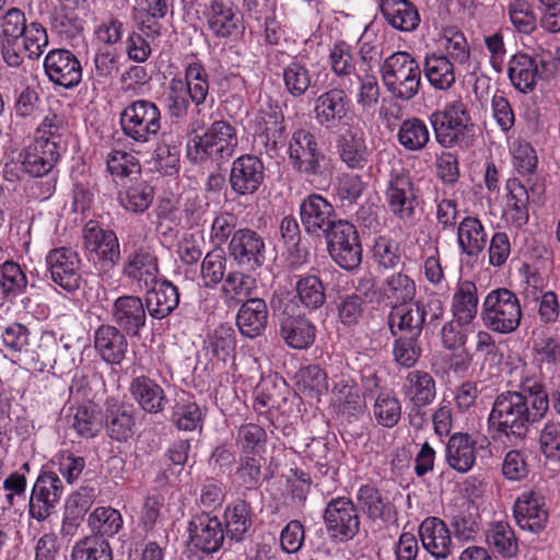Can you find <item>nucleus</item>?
Listing matches in <instances>:
<instances>
[{"instance_id":"48","label":"nucleus","mask_w":560,"mask_h":560,"mask_svg":"<svg viewBox=\"0 0 560 560\" xmlns=\"http://www.w3.org/2000/svg\"><path fill=\"white\" fill-rule=\"evenodd\" d=\"M423 72L430 84L438 90H448L456 80L454 65L443 55L427 56Z\"/></svg>"},{"instance_id":"8","label":"nucleus","mask_w":560,"mask_h":560,"mask_svg":"<svg viewBox=\"0 0 560 560\" xmlns=\"http://www.w3.org/2000/svg\"><path fill=\"white\" fill-rule=\"evenodd\" d=\"M523 316L517 295L506 289L491 290L481 305L480 317L486 328L508 335L515 331Z\"/></svg>"},{"instance_id":"29","label":"nucleus","mask_w":560,"mask_h":560,"mask_svg":"<svg viewBox=\"0 0 560 560\" xmlns=\"http://www.w3.org/2000/svg\"><path fill=\"white\" fill-rule=\"evenodd\" d=\"M422 547L435 560H447L452 555L451 532L443 520L436 516L425 517L418 528Z\"/></svg>"},{"instance_id":"55","label":"nucleus","mask_w":560,"mask_h":560,"mask_svg":"<svg viewBox=\"0 0 560 560\" xmlns=\"http://www.w3.org/2000/svg\"><path fill=\"white\" fill-rule=\"evenodd\" d=\"M357 502L361 511L372 521L384 520L389 512V501L383 497L374 485H362L357 493Z\"/></svg>"},{"instance_id":"41","label":"nucleus","mask_w":560,"mask_h":560,"mask_svg":"<svg viewBox=\"0 0 560 560\" xmlns=\"http://www.w3.org/2000/svg\"><path fill=\"white\" fill-rule=\"evenodd\" d=\"M2 345L7 355L36 361V351L30 329L20 323L5 326L1 332Z\"/></svg>"},{"instance_id":"14","label":"nucleus","mask_w":560,"mask_h":560,"mask_svg":"<svg viewBox=\"0 0 560 560\" xmlns=\"http://www.w3.org/2000/svg\"><path fill=\"white\" fill-rule=\"evenodd\" d=\"M323 518L329 536L342 542L353 539L360 530L358 506L347 497L331 499Z\"/></svg>"},{"instance_id":"13","label":"nucleus","mask_w":560,"mask_h":560,"mask_svg":"<svg viewBox=\"0 0 560 560\" xmlns=\"http://www.w3.org/2000/svg\"><path fill=\"white\" fill-rule=\"evenodd\" d=\"M314 114L317 124L325 129L345 128L354 117L351 98L339 88H332L315 100Z\"/></svg>"},{"instance_id":"25","label":"nucleus","mask_w":560,"mask_h":560,"mask_svg":"<svg viewBox=\"0 0 560 560\" xmlns=\"http://www.w3.org/2000/svg\"><path fill=\"white\" fill-rule=\"evenodd\" d=\"M84 248L94 253L98 260L109 267H115L121 259L120 244L113 230L103 229L96 221L90 220L83 229Z\"/></svg>"},{"instance_id":"51","label":"nucleus","mask_w":560,"mask_h":560,"mask_svg":"<svg viewBox=\"0 0 560 560\" xmlns=\"http://www.w3.org/2000/svg\"><path fill=\"white\" fill-rule=\"evenodd\" d=\"M282 79L285 91L292 97H302L312 85V73L306 65L294 57L282 71Z\"/></svg>"},{"instance_id":"62","label":"nucleus","mask_w":560,"mask_h":560,"mask_svg":"<svg viewBox=\"0 0 560 560\" xmlns=\"http://www.w3.org/2000/svg\"><path fill=\"white\" fill-rule=\"evenodd\" d=\"M72 560H113L109 542L102 536H90L75 544Z\"/></svg>"},{"instance_id":"4","label":"nucleus","mask_w":560,"mask_h":560,"mask_svg":"<svg viewBox=\"0 0 560 560\" xmlns=\"http://www.w3.org/2000/svg\"><path fill=\"white\" fill-rule=\"evenodd\" d=\"M238 145L237 131L228 120H214L202 133H195L187 144V158L194 164L208 160L218 164L230 160Z\"/></svg>"},{"instance_id":"35","label":"nucleus","mask_w":560,"mask_h":560,"mask_svg":"<svg viewBox=\"0 0 560 560\" xmlns=\"http://www.w3.org/2000/svg\"><path fill=\"white\" fill-rule=\"evenodd\" d=\"M380 11L389 26L400 32H413L420 24V13L410 0H380Z\"/></svg>"},{"instance_id":"6","label":"nucleus","mask_w":560,"mask_h":560,"mask_svg":"<svg viewBox=\"0 0 560 560\" xmlns=\"http://www.w3.org/2000/svg\"><path fill=\"white\" fill-rule=\"evenodd\" d=\"M288 159L293 171L307 178L322 177L329 171L330 158L318 136L310 128H296L288 142Z\"/></svg>"},{"instance_id":"23","label":"nucleus","mask_w":560,"mask_h":560,"mask_svg":"<svg viewBox=\"0 0 560 560\" xmlns=\"http://www.w3.org/2000/svg\"><path fill=\"white\" fill-rule=\"evenodd\" d=\"M44 69L50 82L65 89H73L82 80V66L68 49H52L44 59Z\"/></svg>"},{"instance_id":"24","label":"nucleus","mask_w":560,"mask_h":560,"mask_svg":"<svg viewBox=\"0 0 560 560\" xmlns=\"http://www.w3.org/2000/svg\"><path fill=\"white\" fill-rule=\"evenodd\" d=\"M102 429L116 442H127L136 429V416L132 406L114 398L106 399L102 411Z\"/></svg>"},{"instance_id":"53","label":"nucleus","mask_w":560,"mask_h":560,"mask_svg":"<svg viewBox=\"0 0 560 560\" xmlns=\"http://www.w3.org/2000/svg\"><path fill=\"white\" fill-rule=\"evenodd\" d=\"M209 28L218 37H230L237 28L233 9L220 0H212L206 13Z\"/></svg>"},{"instance_id":"49","label":"nucleus","mask_w":560,"mask_h":560,"mask_svg":"<svg viewBox=\"0 0 560 560\" xmlns=\"http://www.w3.org/2000/svg\"><path fill=\"white\" fill-rule=\"evenodd\" d=\"M294 301L298 299L303 307L308 311L320 308L326 302V288L319 277L305 275L295 283Z\"/></svg>"},{"instance_id":"2","label":"nucleus","mask_w":560,"mask_h":560,"mask_svg":"<svg viewBox=\"0 0 560 560\" xmlns=\"http://www.w3.org/2000/svg\"><path fill=\"white\" fill-rule=\"evenodd\" d=\"M270 308L278 322L279 336L287 347L307 350L314 345L316 325L301 312L290 292H275L270 299Z\"/></svg>"},{"instance_id":"9","label":"nucleus","mask_w":560,"mask_h":560,"mask_svg":"<svg viewBox=\"0 0 560 560\" xmlns=\"http://www.w3.org/2000/svg\"><path fill=\"white\" fill-rule=\"evenodd\" d=\"M119 125L122 135L130 143H148L161 130V109L149 100L132 101L120 112Z\"/></svg>"},{"instance_id":"16","label":"nucleus","mask_w":560,"mask_h":560,"mask_svg":"<svg viewBox=\"0 0 560 560\" xmlns=\"http://www.w3.org/2000/svg\"><path fill=\"white\" fill-rule=\"evenodd\" d=\"M63 493V485L57 472L42 469L28 501V515L38 522L46 521L59 503Z\"/></svg>"},{"instance_id":"31","label":"nucleus","mask_w":560,"mask_h":560,"mask_svg":"<svg viewBox=\"0 0 560 560\" xmlns=\"http://www.w3.org/2000/svg\"><path fill=\"white\" fill-rule=\"evenodd\" d=\"M147 290L145 306L149 315L154 319H164L170 316L179 304L178 288L166 278H156Z\"/></svg>"},{"instance_id":"28","label":"nucleus","mask_w":560,"mask_h":560,"mask_svg":"<svg viewBox=\"0 0 560 560\" xmlns=\"http://www.w3.org/2000/svg\"><path fill=\"white\" fill-rule=\"evenodd\" d=\"M269 320L267 302L260 298L244 300L236 313L235 324L244 338L256 339L266 332Z\"/></svg>"},{"instance_id":"26","label":"nucleus","mask_w":560,"mask_h":560,"mask_svg":"<svg viewBox=\"0 0 560 560\" xmlns=\"http://www.w3.org/2000/svg\"><path fill=\"white\" fill-rule=\"evenodd\" d=\"M550 63L542 58L532 57L524 52L512 56L509 61L508 74L512 85L521 93L527 94L535 90L537 79H545Z\"/></svg>"},{"instance_id":"58","label":"nucleus","mask_w":560,"mask_h":560,"mask_svg":"<svg viewBox=\"0 0 560 560\" xmlns=\"http://www.w3.org/2000/svg\"><path fill=\"white\" fill-rule=\"evenodd\" d=\"M190 104H192L191 94L182 83V78L171 79L165 94V106L170 117L175 119L186 117Z\"/></svg>"},{"instance_id":"39","label":"nucleus","mask_w":560,"mask_h":560,"mask_svg":"<svg viewBox=\"0 0 560 560\" xmlns=\"http://www.w3.org/2000/svg\"><path fill=\"white\" fill-rule=\"evenodd\" d=\"M225 536L236 542L244 541L253 526L252 506L242 499L229 503L223 512Z\"/></svg>"},{"instance_id":"22","label":"nucleus","mask_w":560,"mask_h":560,"mask_svg":"<svg viewBox=\"0 0 560 560\" xmlns=\"http://www.w3.org/2000/svg\"><path fill=\"white\" fill-rule=\"evenodd\" d=\"M113 326L120 328L129 337H140L147 325L148 308L138 295L126 294L117 298L110 310Z\"/></svg>"},{"instance_id":"7","label":"nucleus","mask_w":560,"mask_h":560,"mask_svg":"<svg viewBox=\"0 0 560 560\" xmlns=\"http://www.w3.org/2000/svg\"><path fill=\"white\" fill-rule=\"evenodd\" d=\"M381 77L393 97L412 100L421 84V69L416 58L407 51H395L381 65Z\"/></svg>"},{"instance_id":"44","label":"nucleus","mask_w":560,"mask_h":560,"mask_svg":"<svg viewBox=\"0 0 560 560\" xmlns=\"http://www.w3.org/2000/svg\"><path fill=\"white\" fill-rule=\"evenodd\" d=\"M487 234L481 221L474 217L464 218L457 228V242L463 253L477 257L487 245Z\"/></svg>"},{"instance_id":"32","label":"nucleus","mask_w":560,"mask_h":560,"mask_svg":"<svg viewBox=\"0 0 560 560\" xmlns=\"http://www.w3.org/2000/svg\"><path fill=\"white\" fill-rule=\"evenodd\" d=\"M127 336L112 324H102L94 331V348L106 363L118 365L128 351Z\"/></svg>"},{"instance_id":"27","label":"nucleus","mask_w":560,"mask_h":560,"mask_svg":"<svg viewBox=\"0 0 560 560\" xmlns=\"http://www.w3.org/2000/svg\"><path fill=\"white\" fill-rule=\"evenodd\" d=\"M336 149L339 159L349 168H363L369 161V150L364 131L354 125L340 129L336 138Z\"/></svg>"},{"instance_id":"17","label":"nucleus","mask_w":560,"mask_h":560,"mask_svg":"<svg viewBox=\"0 0 560 560\" xmlns=\"http://www.w3.org/2000/svg\"><path fill=\"white\" fill-rule=\"evenodd\" d=\"M265 178L264 161L255 154L245 153L233 160L228 182L235 196L247 197L260 189Z\"/></svg>"},{"instance_id":"42","label":"nucleus","mask_w":560,"mask_h":560,"mask_svg":"<svg viewBox=\"0 0 560 560\" xmlns=\"http://www.w3.org/2000/svg\"><path fill=\"white\" fill-rule=\"evenodd\" d=\"M95 492L93 488L83 487L72 493L65 505L61 532L63 535H72L91 509Z\"/></svg>"},{"instance_id":"54","label":"nucleus","mask_w":560,"mask_h":560,"mask_svg":"<svg viewBox=\"0 0 560 560\" xmlns=\"http://www.w3.org/2000/svg\"><path fill=\"white\" fill-rule=\"evenodd\" d=\"M206 343L213 358L226 362L236 349L235 330L230 324H221L208 334Z\"/></svg>"},{"instance_id":"47","label":"nucleus","mask_w":560,"mask_h":560,"mask_svg":"<svg viewBox=\"0 0 560 560\" xmlns=\"http://www.w3.org/2000/svg\"><path fill=\"white\" fill-rule=\"evenodd\" d=\"M182 83L190 92L196 107L206 103L210 89L209 73L200 60L196 59L185 65Z\"/></svg>"},{"instance_id":"40","label":"nucleus","mask_w":560,"mask_h":560,"mask_svg":"<svg viewBox=\"0 0 560 560\" xmlns=\"http://www.w3.org/2000/svg\"><path fill=\"white\" fill-rule=\"evenodd\" d=\"M280 235L284 248L292 262L302 265L307 262L311 246L306 238L302 237L300 223L293 215H285L280 222Z\"/></svg>"},{"instance_id":"1","label":"nucleus","mask_w":560,"mask_h":560,"mask_svg":"<svg viewBox=\"0 0 560 560\" xmlns=\"http://www.w3.org/2000/svg\"><path fill=\"white\" fill-rule=\"evenodd\" d=\"M541 418L526 405V399L514 390L499 394L488 417V430L494 441L517 445L523 442L530 425Z\"/></svg>"},{"instance_id":"45","label":"nucleus","mask_w":560,"mask_h":560,"mask_svg":"<svg viewBox=\"0 0 560 560\" xmlns=\"http://www.w3.org/2000/svg\"><path fill=\"white\" fill-rule=\"evenodd\" d=\"M486 541L493 553L504 559L516 557L518 541L513 528L506 522H494L486 534Z\"/></svg>"},{"instance_id":"30","label":"nucleus","mask_w":560,"mask_h":560,"mask_svg":"<svg viewBox=\"0 0 560 560\" xmlns=\"http://www.w3.org/2000/svg\"><path fill=\"white\" fill-rule=\"evenodd\" d=\"M545 498L536 491L524 492L514 503V517L520 528L538 534L546 527L548 512Z\"/></svg>"},{"instance_id":"3","label":"nucleus","mask_w":560,"mask_h":560,"mask_svg":"<svg viewBox=\"0 0 560 560\" xmlns=\"http://www.w3.org/2000/svg\"><path fill=\"white\" fill-rule=\"evenodd\" d=\"M22 158V171L37 182L38 191L34 192L42 200L49 199L55 190L59 171L57 164L60 161V145L58 142L35 138L20 154Z\"/></svg>"},{"instance_id":"38","label":"nucleus","mask_w":560,"mask_h":560,"mask_svg":"<svg viewBox=\"0 0 560 560\" xmlns=\"http://www.w3.org/2000/svg\"><path fill=\"white\" fill-rule=\"evenodd\" d=\"M416 293L415 280L400 269L384 279L378 289L377 302H388L390 307L409 304L415 301Z\"/></svg>"},{"instance_id":"34","label":"nucleus","mask_w":560,"mask_h":560,"mask_svg":"<svg viewBox=\"0 0 560 560\" xmlns=\"http://www.w3.org/2000/svg\"><path fill=\"white\" fill-rule=\"evenodd\" d=\"M404 394L412 404L411 412L420 415L423 407L433 402L436 396V386L433 376L421 370L411 371L404 383Z\"/></svg>"},{"instance_id":"59","label":"nucleus","mask_w":560,"mask_h":560,"mask_svg":"<svg viewBox=\"0 0 560 560\" xmlns=\"http://www.w3.org/2000/svg\"><path fill=\"white\" fill-rule=\"evenodd\" d=\"M262 119L265 127L258 137L267 153L277 152L279 145H283L285 140L284 116L281 112L271 110Z\"/></svg>"},{"instance_id":"12","label":"nucleus","mask_w":560,"mask_h":560,"mask_svg":"<svg viewBox=\"0 0 560 560\" xmlns=\"http://www.w3.org/2000/svg\"><path fill=\"white\" fill-rule=\"evenodd\" d=\"M36 361L42 368L49 366L52 374L65 375L77 369L81 359V347L78 340L61 336L59 341L49 335L42 337L36 351Z\"/></svg>"},{"instance_id":"61","label":"nucleus","mask_w":560,"mask_h":560,"mask_svg":"<svg viewBox=\"0 0 560 560\" xmlns=\"http://www.w3.org/2000/svg\"><path fill=\"white\" fill-rule=\"evenodd\" d=\"M89 525L96 532L94 536L106 538L118 533L122 526V518L119 511L116 509L100 506L90 514Z\"/></svg>"},{"instance_id":"46","label":"nucleus","mask_w":560,"mask_h":560,"mask_svg":"<svg viewBox=\"0 0 560 560\" xmlns=\"http://www.w3.org/2000/svg\"><path fill=\"white\" fill-rule=\"evenodd\" d=\"M478 302L476 284L468 280L459 282L452 302L456 320L459 324H470L477 315Z\"/></svg>"},{"instance_id":"50","label":"nucleus","mask_w":560,"mask_h":560,"mask_svg":"<svg viewBox=\"0 0 560 560\" xmlns=\"http://www.w3.org/2000/svg\"><path fill=\"white\" fill-rule=\"evenodd\" d=\"M397 140L407 151H422L430 142V131L421 118H407L398 129Z\"/></svg>"},{"instance_id":"21","label":"nucleus","mask_w":560,"mask_h":560,"mask_svg":"<svg viewBox=\"0 0 560 560\" xmlns=\"http://www.w3.org/2000/svg\"><path fill=\"white\" fill-rule=\"evenodd\" d=\"M299 214L304 232L316 238H322L327 230L339 220L334 206L324 196L316 192L302 199Z\"/></svg>"},{"instance_id":"33","label":"nucleus","mask_w":560,"mask_h":560,"mask_svg":"<svg viewBox=\"0 0 560 560\" xmlns=\"http://www.w3.org/2000/svg\"><path fill=\"white\" fill-rule=\"evenodd\" d=\"M129 393L141 410L147 413H162L168 404L164 388L148 375H139L131 380Z\"/></svg>"},{"instance_id":"43","label":"nucleus","mask_w":560,"mask_h":560,"mask_svg":"<svg viewBox=\"0 0 560 560\" xmlns=\"http://www.w3.org/2000/svg\"><path fill=\"white\" fill-rule=\"evenodd\" d=\"M180 141L172 133H163L153 152V168L166 176H172L179 171Z\"/></svg>"},{"instance_id":"5","label":"nucleus","mask_w":560,"mask_h":560,"mask_svg":"<svg viewBox=\"0 0 560 560\" xmlns=\"http://www.w3.org/2000/svg\"><path fill=\"white\" fill-rule=\"evenodd\" d=\"M436 142L444 149H468L475 139V125L462 101L447 103L443 109L430 114Z\"/></svg>"},{"instance_id":"20","label":"nucleus","mask_w":560,"mask_h":560,"mask_svg":"<svg viewBox=\"0 0 560 560\" xmlns=\"http://www.w3.org/2000/svg\"><path fill=\"white\" fill-rule=\"evenodd\" d=\"M385 197L394 215L405 221L413 218L419 203L418 189L408 172H390Z\"/></svg>"},{"instance_id":"36","label":"nucleus","mask_w":560,"mask_h":560,"mask_svg":"<svg viewBox=\"0 0 560 560\" xmlns=\"http://www.w3.org/2000/svg\"><path fill=\"white\" fill-rule=\"evenodd\" d=\"M387 325L392 336L402 334L421 337L424 327L423 310L416 305V301L392 306Z\"/></svg>"},{"instance_id":"56","label":"nucleus","mask_w":560,"mask_h":560,"mask_svg":"<svg viewBox=\"0 0 560 560\" xmlns=\"http://www.w3.org/2000/svg\"><path fill=\"white\" fill-rule=\"evenodd\" d=\"M506 188L511 222L515 228H522L529 219L527 189L517 178L509 179Z\"/></svg>"},{"instance_id":"37","label":"nucleus","mask_w":560,"mask_h":560,"mask_svg":"<svg viewBox=\"0 0 560 560\" xmlns=\"http://www.w3.org/2000/svg\"><path fill=\"white\" fill-rule=\"evenodd\" d=\"M445 460L457 472H468L476 463V441L464 432L452 434L445 447Z\"/></svg>"},{"instance_id":"10","label":"nucleus","mask_w":560,"mask_h":560,"mask_svg":"<svg viewBox=\"0 0 560 560\" xmlns=\"http://www.w3.org/2000/svg\"><path fill=\"white\" fill-rule=\"evenodd\" d=\"M331 260L341 269L353 272L362 264L363 248L357 226L339 219L323 235Z\"/></svg>"},{"instance_id":"64","label":"nucleus","mask_w":560,"mask_h":560,"mask_svg":"<svg viewBox=\"0 0 560 560\" xmlns=\"http://www.w3.org/2000/svg\"><path fill=\"white\" fill-rule=\"evenodd\" d=\"M336 308L341 325L353 328L364 317L366 301L362 300V295H357V293L340 295Z\"/></svg>"},{"instance_id":"11","label":"nucleus","mask_w":560,"mask_h":560,"mask_svg":"<svg viewBox=\"0 0 560 560\" xmlns=\"http://www.w3.org/2000/svg\"><path fill=\"white\" fill-rule=\"evenodd\" d=\"M187 533L189 546L203 556H213L221 551L226 537L223 523L213 511L191 514Z\"/></svg>"},{"instance_id":"15","label":"nucleus","mask_w":560,"mask_h":560,"mask_svg":"<svg viewBox=\"0 0 560 560\" xmlns=\"http://www.w3.org/2000/svg\"><path fill=\"white\" fill-rule=\"evenodd\" d=\"M121 275L140 289L149 288L160 275V259L153 246L132 244L125 249Z\"/></svg>"},{"instance_id":"18","label":"nucleus","mask_w":560,"mask_h":560,"mask_svg":"<svg viewBox=\"0 0 560 560\" xmlns=\"http://www.w3.org/2000/svg\"><path fill=\"white\" fill-rule=\"evenodd\" d=\"M47 271L51 281L69 293L81 287V259L71 247H56L48 252L45 258Z\"/></svg>"},{"instance_id":"63","label":"nucleus","mask_w":560,"mask_h":560,"mask_svg":"<svg viewBox=\"0 0 560 560\" xmlns=\"http://www.w3.org/2000/svg\"><path fill=\"white\" fill-rule=\"evenodd\" d=\"M393 343V355L397 364L410 369L416 365L422 354L419 336L398 334Z\"/></svg>"},{"instance_id":"19","label":"nucleus","mask_w":560,"mask_h":560,"mask_svg":"<svg viewBox=\"0 0 560 560\" xmlns=\"http://www.w3.org/2000/svg\"><path fill=\"white\" fill-rule=\"evenodd\" d=\"M230 257L248 271H255L266 261L265 238L254 229H237L228 245Z\"/></svg>"},{"instance_id":"60","label":"nucleus","mask_w":560,"mask_h":560,"mask_svg":"<svg viewBox=\"0 0 560 560\" xmlns=\"http://www.w3.org/2000/svg\"><path fill=\"white\" fill-rule=\"evenodd\" d=\"M236 443L241 455L262 456L266 450L267 433L256 423H245L237 430Z\"/></svg>"},{"instance_id":"52","label":"nucleus","mask_w":560,"mask_h":560,"mask_svg":"<svg viewBox=\"0 0 560 560\" xmlns=\"http://www.w3.org/2000/svg\"><path fill=\"white\" fill-rule=\"evenodd\" d=\"M377 424L394 428L401 418V402L393 389L380 392L372 408Z\"/></svg>"},{"instance_id":"57","label":"nucleus","mask_w":560,"mask_h":560,"mask_svg":"<svg viewBox=\"0 0 560 560\" xmlns=\"http://www.w3.org/2000/svg\"><path fill=\"white\" fill-rule=\"evenodd\" d=\"M338 398V411L348 420L358 419L366 409L365 396L360 394V389L354 384L340 383L336 386Z\"/></svg>"}]
</instances>
